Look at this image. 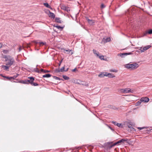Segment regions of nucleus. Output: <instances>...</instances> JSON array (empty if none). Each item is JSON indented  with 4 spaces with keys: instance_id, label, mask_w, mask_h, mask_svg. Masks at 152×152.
Segmentation results:
<instances>
[{
    "instance_id": "nucleus-1",
    "label": "nucleus",
    "mask_w": 152,
    "mask_h": 152,
    "mask_svg": "<svg viewBox=\"0 0 152 152\" xmlns=\"http://www.w3.org/2000/svg\"><path fill=\"white\" fill-rule=\"evenodd\" d=\"M4 58L5 59V61L6 65L10 66L15 63L14 59L10 56H5Z\"/></svg>"
},
{
    "instance_id": "nucleus-2",
    "label": "nucleus",
    "mask_w": 152,
    "mask_h": 152,
    "mask_svg": "<svg viewBox=\"0 0 152 152\" xmlns=\"http://www.w3.org/2000/svg\"><path fill=\"white\" fill-rule=\"evenodd\" d=\"M139 66V65L137 63H134L132 64H128L125 65V67L131 70H134L137 69Z\"/></svg>"
},
{
    "instance_id": "nucleus-3",
    "label": "nucleus",
    "mask_w": 152,
    "mask_h": 152,
    "mask_svg": "<svg viewBox=\"0 0 152 152\" xmlns=\"http://www.w3.org/2000/svg\"><path fill=\"white\" fill-rule=\"evenodd\" d=\"M151 47V46L150 45H148L144 47L143 48L140 47L139 48V49L140 51L141 52H143L149 49Z\"/></svg>"
},
{
    "instance_id": "nucleus-4",
    "label": "nucleus",
    "mask_w": 152,
    "mask_h": 152,
    "mask_svg": "<svg viewBox=\"0 0 152 152\" xmlns=\"http://www.w3.org/2000/svg\"><path fill=\"white\" fill-rule=\"evenodd\" d=\"M121 92L123 93H129V92L133 93V91L131 90L129 88H126L122 89L121 90Z\"/></svg>"
},
{
    "instance_id": "nucleus-5",
    "label": "nucleus",
    "mask_w": 152,
    "mask_h": 152,
    "mask_svg": "<svg viewBox=\"0 0 152 152\" xmlns=\"http://www.w3.org/2000/svg\"><path fill=\"white\" fill-rule=\"evenodd\" d=\"M60 7L61 9L65 11H66L68 12H69L70 11V9L69 8V7L66 6L64 4H61L60 5Z\"/></svg>"
},
{
    "instance_id": "nucleus-6",
    "label": "nucleus",
    "mask_w": 152,
    "mask_h": 152,
    "mask_svg": "<svg viewBox=\"0 0 152 152\" xmlns=\"http://www.w3.org/2000/svg\"><path fill=\"white\" fill-rule=\"evenodd\" d=\"M63 52L64 53H66L67 54L71 55L73 53V51L72 50H70L69 49H68L67 50H66L65 49H63Z\"/></svg>"
},
{
    "instance_id": "nucleus-7",
    "label": "nucleus",
    "mask_w": 152,
    "mask_h": 152,
    "mask_svg": "<svg viewBox=\"0 0 152 152\" xmlns=\"http://www.w3.org/2000/svg\"><path fill=\"white\" fill-rule=\"evenodd\" d=\"M149 101V99L147 97L142 98L140 99V101L144 102H147Z\"/></svg>"
},
{
    "instance_id": "nucleus-8",
    "label": "nucleus",
    "mask_w": 152,
    "mask_h": 152,
    "mask_svg": "<svg viewBox=\"0 0 152 152\" xmlns=\"http://www.w3.org/2000/svg\"><path fill=\"white\" fill-rule=\"evenodd\" d=\"M129 53H121L118 54V56H119L121 57V58H124L125 56H126L127 55L129 54Z\"/></svg>"
},
{
    "instance_id": "nucleus-9",
    "label": "nucleus",
    "mask_w": 152,
    "mask_h": 152,
    "mask_svg": "<svg viewBox=\"0 0 152 152\" xmlns=\"http://www.w3.org/2000/svg\"><path fill=\"white\" fill-rule=\"evenodd\" d=\"M49 17L53 19L55 17V15L53 13L51 12L50 11H49Z\"/></svg>"
},
{
    "instance_id": "nucleus-10",
    "label": "nucleus",
    "mask_w": 152,
    "mask_h": 152,
    "mask_svg": "<svg viewBox=\"0 0 152 152\" xmlns=\"http://www.w3.org/2000/svg\"><path fill=\"white\" fill-rule=\"evenodd\" d=\"M106 76L110 78H113L115 77V76L113 74L110 73H107V72H106Z\"/></svg>"
},
{
    "instance_id": "nucleus-11",
    "label": "nucleus",
    "mask_w": 152,
    "mask_h": 152,
    "mask_svg": "<svg viewBox=\"0 0 152 152\" xmlns=\"http://www.w3.org/2000/svg\"><path fill=\"white\" fill-rule=\"evenodd\" d=\"M106 72H103L101 73L100 74H99L98 75L99 77H103L104 76H106Z\"/></svg>"
},
{
    "instance_id": "nucleus-12",
    "label": "nucleus",
    "mask_w": 152,
    "mask_h": 152,
    "mask_svg": "<svg viewBox=\"0 0 152 152\" xmlns=\"http://www.w3.org/2000/svg\"><path fill=\"white\" fill-rule=\"evenodd\" d=\"M2 67L3 69L4 70H8L10 66L8 65H3L1 66Z\"/></svg>"
},
{
    "instance_id": "nucleus-13",
    "label": "nucleus",
    "mask_w": 152,
    "mask_h": 152,
    "mask_svg": "<svg viewBox=\"0 0 152 152\" xmlns=\"http://www.w3.org/2000/svg\"><path fill=\"white\" fill-rule=\"evenodd\" d=\"M86 20L91 25H92L94 23V22L93 20H90L88 18H86Z\"/></svg>"
},
{
    "instance_id": "nucleus-14",
    "label": "nucleus",
    "mask_w": 152,
    "mask_h": 152,
    "mask_svg": "<svg viewBox=\"0 0 152 152\" xmlns=\"http://www.w3.org/2000/svg\"><path fill=\"white\" fill-rule=\"evenodd\" d=\"M32 78V80L31 82V85L34 86H38V84L37 83H34V78Z\"/></svg>"
},
{
    "instance_id": "nucleus-15",
    "label": "nucleus",
    "mask_w": 152,
    "mask_h": 152,
    "mask_svg": "<svg viewBox=\"0 0 152 152\" xmlns=\"http://www.w3.org/2000/svg\"><path fill=\"white\" fill-rule=\"evenodd\" d=\"M110 37L107 38L106 39L104 38L103 39V41H104V43L110 42Z\"/></svg>"
},
{
    "instance_id": "nucleus-16",
    "label": "nucleus",
    "mask_w": 152,
    "mask_h": 152,
    "mask_svg": "<svg viewBox=\"0 0 152 152\" xmlns=\"http://www.w3.org/2000/svg\"><path fill=\"white\" fill-rule=\"evenodd\" d=\"M51 75L50 74H46L45 75H44L42 76V77L43 78L46 77V78H49L51 77Z\"/></svg>"
},
{
    "instance_id": "nucleus-17",
    "label": "nucleus",
    "mask_w": 152,
    "mask_h": 152,
    "mask_svg": "<svg viewBox=\"0 0 152 152\" xmlns=\"http://www.w3.org/2000/svg\"><path fill=\"white\" fill-rule=\"evenodd\" d=\"M40 71L41 72H42V73H48L49 72H50V71L46 70H44L43 69H40Z\"/></svg>"
},
{
    "instance_id": "nucleus-18",
    "label": "nucleus",
    "mask_w": 152,
    "mask_h": 152,
    "mask_svg": "<svg viewBox=\"0 0 152 152\" xmlns=\"http://www.w3.org/2000/svg\"><path fill=\"white\" fill-rule=\"evenodd\" d=\"M32 78H34V77H28V79H29L30 80H27V82H29V83L31 84V82L32 80Z\"/></svg>"
},
{
    "instance_id": "nucleus-19",
    "label": "nucleus",
    "mask_w": 152,
    "mask_h": 152,
    "mask_svg": "<svg viewBox=\"0 0 152 152\" xmlns=\"http://www.w3.org/2000/svg\"><path fill=\"white\" fill-rule=\"evenodd\" d=\"M44 5L45 6L48 8H50L51 9H52L50 6L47 3H44Z\"/></svg>"
},
{
    "instance_id": "nucleus-20",
    "label": "nucleus",
    "mask_w": 152,
    "mask_h": 152,
    "mask_svg": "<svg viewBox=\"0 0 152 152\" xmlns=\"http://www.w3.org/2000/svg\"><path fill=\"white\" fill-rule=\"evenodd\" d=\"M68 70V69H67L66 70H64V66L62 67L58 71V72H63L64 71H66Z\"/></svg>"
},
{
    "instance_id": "nucleus-21",
    "label": "nucleus",
    "mask_w": 152,
    "mask_h": 152,
    "mask_svg": "<svg viewBox=\"0 0 152 152\" xmlns=\"http://www.w3.org/2000/svg\"><path fill=\"white\" fill-rule=\"evenodd\" d=\"M56 21L58 23H61V20L60 19V18H56L55 19Z\"/></svg>"
},
{
    "instance_id": "nucleus-22",
    "label": "nucleus",
    "mask_w": 152,
    "mask_h": 152,
    "mask_svg": "<svg viewBox=\"0 0 152 152\" xmlns=\"http://www.w3.org/2000/svg\"><path fill=\"white\" fill-rule=\"evenodd\" d=\"M117 126L119 127H121V128H122L123 127V124H120L118 123L117 124Z\"/></svg>"
},
{
    "instance_id": "nucleus-23",
    "label": "nucleus",
    "mask_w": 152,
    "mask_h": 152,
    "mask_svg": "<svg viewBox=\"0 0 152 152\" xmlns=\"http://www.w3.org/2000/svg\"><path fill=\"white\" fill-rule=\"evenodd\" d=\"M93 52L94 53V54H95L96 55V56H99V53L98 52H97V51L96 50H93Z\"/></svg>"
},
{
    "instance_id": "nucleus-24",
    "label": "nucleus",
    "mask_w": 152,
    "mask_h": 152,
    "mask_svg": "<svg viewBox=\"0 0 152 152\" xmlns=\"http://www.w3.org/2000/svg\"><path fill=\"white\" fill-rule=\"evenodd\" d=\"M63 77L65 80H68L69 79V77L66 75L63 76Z\"/></svg>"
},
{
    "instance_id": "nucleus-25",
    "label": "nucleus",
    "mask_w": 152,
    "mask_h": 152,
    "mask_svg": "<svg viewBox=\"0 0 152 152\" xmlns=\"http://www.w3.org/2000/svg\"><path fill=\"white\" fill-rule=\"evenodd\" d=\"M4 77L6 78L8 80H11L13 78L12 77H6V76H3Z\"/></svg>"
},
{
    "instance_id": "nucleus-26",
    "label": "nucleus",
    "mask_w": 152,
    "mask_h": 152,
    "mask_svg": "<svg viewBox=\"0 0 152 152\" xmlns=\"http://www.w3.org/2000/svg\"><path fill=\"white\" fill-rule=\"evenodd\" d=\"M2 52L4 53L5 54H7L9 52V50H3Z\"/></svg>"
},
{
    "instance_id": "nucleus-27",
    "label": "nucleus",
    "mask_w": 152,
    "mask_h": 152,
    "mask_svg": "<svg viewBox=\"0 0 152 152\" xmlns=\"http://www.w3.org/2000/svg\"><path fill=\"white\" fill-rule=\"evenodd\" d=\"M98 56L101 60H104V56H99H99Z\"/></svg>"
},
{
    "instance_id": "nucleus-28",
    "label": "nucleus",
    "mask_w": 152,
    "mask_h": 152,
    "mask_svg": "<svg viewBox=\"0 0 152 152\" xmlns=\"http://www.w3.org/2000/svg\"><path fill=\"white\" fill-rule=\"evenodd\" d=\"M110 71L111 72H117V71L114 69H110Z\"/></svg>"
},
{
    "instance_id": "nucleus-29",
    "label": "nucleus",
    "mask_w": 152,
    "mask_h": 152,
    "mask_svg": "<svg viewBox=\"0 0 152 152\" xmlns=\"http://www.w3.org/2000/svg\"><path fill=\"white\" fill-rule=\"evenodd\" d=\"M105 7V5H104L103 4H102L101 5V8L102 9H103V8H104Z\"/></svg>"
},
{
    "instance_id": "nucleus-30",
    "label": "nucleus",
    "mask_w": 152,
    "mask_h": 152,
    "mask_svg": "<svg viewBox=\"0 0 152 152\" xmlns=\"http://www.w3.org/2000/svg\"><path fill=\"white\" fill-rule=\"evenodd\" d=\"M27 81L25 80V81H22L20 83H24V84H27L28 83H27Z\"/></svg>"
},
{
    "instance_id": "nucleus-31",
    "label": "nucleus",
    "mask_w": 152,
    "mask_h": 152,
    "mask_svg": "<svg viewBox=\"0 0 152 152\" xmlns=\"http://www.w3.org/2000/svg\"><path fill=\"white\" fill-rule=\"evenodd\" d=\"M141 102H141V101H140H140H139L137 102L136 103L137 105H139L141 103Z\"/></svg>"
},
{
    "instance_id": "nucleus-32",
    "label": "nucleus",
    "mask_w": 152,
    "mask_h": 152,
    "mask_svg": "<svg viewBox=\"0 0 152 152\" xmlns=\"http://www.w3.org/2000/svg\"><path fill=\"white\" fill-rule=\"evenodd\" d=\"M148 33L149 34H152V29H151L149 30L148 32Z\"/></svg>"
},
{
    "instance_id": "nucleus-33",
    "label": "nucleus",
    "mask_w": 152,
    "mask_h": 152,
    "mask_svg": "<svg viewBox=\"0 0 152 152\" xmlns=\"http://www.w3.org/2000/svg\"><path fill=\"white\" fill-rule=\"evenodd\" d=\"M45 44V43L43 42H39V44L40 45H43Z\"/></svg>"
},
{
    "instance_id": "nucleus-34",
    "label": "nucleus",
    "mask_w": 152,
    "mask_h": 152,
    "mask_svg": "<svg viewBox=\"0 0 152 152\" xmlns=\"http://www.w3.org/2000/svg\"><path fill=\"white\" fill-rule=\"evenodd\" d=\"M56 27L58 28V29H60V28H62L60 26H56Z\"/></svg>"
},
{
    "instance_id": "nucleus-35",
    "label": "nucleus",
    "mask_w": 152,
    "mask_h": 152,
    "mask_svg": "<svg viewBox=\"0 0 152 152\" xmlns=\"http://www.w3.org/2000/svg\"><path fill=\"white\" fill-rule=\"evenodd\" d=\"M36 72H37L38 73H41L42 72H41V71H40V70H39L38 69H37V70L36 71Z\"/></svg>"
},
{
    "instance_id": "nucleus-36",
    "label": "nucleus",
    "mask_w": 152,
    "mask_h": 152,
    "mask_svg": "<svg viewBox=\"0 0 152 152\" xmlns=\"http://www.w3.org/2000/svg\"><path fill=\"white\" fill-rule=\"evenodd\" d=\"M112 123H113L115 125H117V124H118V123H117V122H115V121H113L112 122Z\"/></svg>"
},
{
    "instance_id": "nucleus-37",
    "label": "nucleus",
    "mask_w": 152,
    "mask_h": 152,
    "mask_svg": "<svg viewBox=\"0 0 152 152\" xmlns=\"http://www.w3.org/2000/svg\"><path fill=\"white\" fill-rule=\"evenodd\" d=\"M138 129H140V130H141L142 129H145V128H146L145 127H138L137 128Z\"/></svg>"
},
{
    "instance_id": "nucleus-38",
    "label": "nucleus",
    "mask_w": 152,
    "mask_h": 152,
    "mask_svg": "<svg viewBox=\"0 0 152 152\" xmlns=\"http://www.w3.org/2000/svg\"><path fill=\"white\" fill-rule=\"evenodd\" d=\"M126 141V140L124 139H122L121 140V141H122V142H123L125 141Z\"/></svg>"
},
{
    "instance_id": "nucleus-39",
    "label": "nucleus",
    "mask_w": 152,
    "mask_h": 152,
    "mask_svg": "<svg viewBox=\"0 0 152 152\" xmlns=\"http://www.w3.org/2000/svg\"><path fill=\"white\" fill-rule=\"evenodd\" d=\"M54 78L56 79H57V80H59V78H58L56 77H54Z\"/></svg>"
},
{
    "instance_id": "nucleus-40",
    "label": "nucleus",
    "mask_w": 152,
    "mask_h": 152,
    "mask_svg": "<svg viewBox=\"0 0 152 152\" xmlns=\"http://www.w3.org/2000/svg\"><path fill=\"white\" fill-rule=\"evenodd\" d=\"M2 46V44L0 42V48H1Z\"/></svg>"
},
{
    "instance_id": "nucleus-41",
    "label": "nucleus",
    "mask_w": 152,
    "mask_h": 152,
    "mask_svg": "<svg viewBox=\"0 0 152 152\" xmlns=\"http://www.w3.org/2000/svg\"><path fill=\"white\" fill-rule=\"evenodd\" d=\"M121 142H122V141H121V140L119 141L117 143H121Z\"/></svg>"
},
{
    "instance_id": "nucleus-42",
    "label": "nucleus",
    "mask_w": 152,
    "mask_h": 152,
    "mask_svg": "<svg viewBox=\"0 0 152 152\" xmlns=\"http://www.w3.org/2000/svg\"><path fill=\"white\" fill-rule=\"evenodd\" d=\"M76 70V68H75V69H73V70H72V72H75V71Z\"/></svg>"
},
{
    "instance_id": "nucleus-43",
    "label": "nucleus",
    "mask_w": 152,
    "mask_h": 152,
    "mask_svg": "<svg viewBox=\"0 0 152 152\" xmlns=\"http://www.w3.org/2000/svg\"><path fill=\"white\" fill-rule=\"evenodd\" d=\"M62 62V60H61V61L60 62V64H59V65H60V64Z\"/></svg>"
},
{
    "instance_id": "nucleus-44",
    "label": "nucleus",
    "mask_w": 152,
    "mask_h": 152,
    "mask_svg": "<svg viewBox=\"0 0 152 152\" xmlns=\"http://www.w3.org/2000/svg\"><path fill=\"white\" fill-rule=\"evenodd\" d=\"M128 127H129V128H131V126H129Z\"/></svg>"
},
{
    "instance_id": "nucleus-45",
    "label": "nucleus",
    "mask_w": 152,
    "mask_h": 152,
    "mask_svg": "<svg viewBox=\"0 0 152 152\" xmlns=\"http://www.w3.org/2000/svg\"><path fill=\"white\" fill-rule=\"evenodd\" d=\"M20 49H19V51H20Z\"/></svg>"
},
{
    "instance_id": "nucleus-46",
    "label": "nucleus",
    "mask_w": 152,
    "mask_h": 152,
    "mask_svg": "<svg viewBox=\"0 0 152 152\" xmlns=\"http://www.w3.org/2000/svg\"><path fill=\"white\" fill-rule=\"evenodd\" d=\"M116 109V108H114V109Z\"/></svg>"
}]
</instances>
